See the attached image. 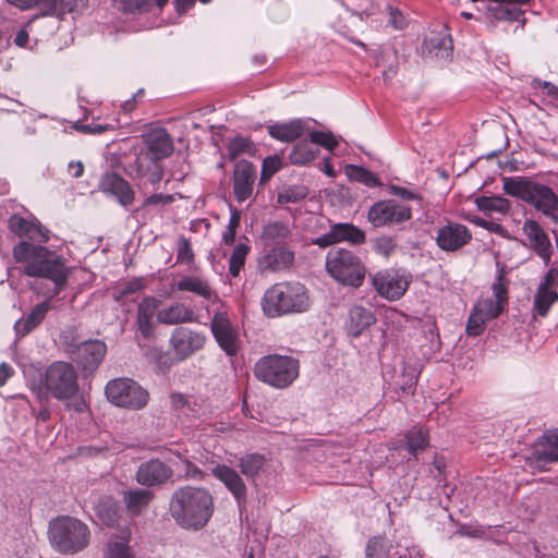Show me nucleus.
I'll list each match as a JSON object with an SVG mask.
<instances>
[{"label": "nucleus", "mask_w": 558, "mask_h": 558, "mask_svg": "<svg viewBox=\"0 0 558 558\" xmlns=\"http://www.w3.org/2000/svg\"><path fill=\"white\" fill-rule=\"evenodd\" d=\"M211 474L225 485L234 497L239 508L242 509L247 501V487L241 475L234 469L226 464H217L211 469Z\"/></svg>", "instance_id": "18"}, {"label": "nucleus", "mask_w": 558, "mask_h": 558, "mask_svg": "<svg viewBox=\"0 0 558 558\" xmlns=\"http://www.w3.org/2000/svg\"><path fill=\"white\" fill-rule=\"evenodd\" d=\"M291 231L287 223L275 221L269 222L264 227L260 241L264 246H279L284 245V241L290 235Z\"/></svg>", "instance_id": "33"}, {"label": "nucleus", "mask_w": 558, "mask_h": 558, "mask_svg": "<svg viewBox=\"0 0 558 558\" xmlns=\"http://www.w3.org/2000/svg\"><path fill=\"white\" fill-rule=\"evenodd\" d=\"M253 372L259 381L276 389H284L299 377L300 362L290 355L268 354L255 363Z\"/></svg>", "instance_id": "7"}, {"label": "nucleus", "mask_w": 558, "mask_h": 558, "mask_svg": "<svg viewBox=\"0 0 558 558\" xmlns=\"http://www.w3.org/2000/svg\"><path fill=\"white\" fill-rule=\"evenodd\" d=\"M307 130V121L303 119H292L288 122H276L267 125L268 134L277 141L291 143L303 136Z\"/></svg>", "instance_id": "28"}, {"label": "nucleus", "mask_w": 558, "mask_h": 558, "mask_svg": "<svg viewBox=\"0 0 558 558\" xmlns=\"http://www.w3.org/2000/svg\"><path fill=\"white\" fill-rule=\"evenodd\" d=\"M71 359L77 363L84 372H95L104 361L107 345L98 339L86 340L73 344L69 349Z\"/></svg>", "instance_id": "13"}, {"label": "nucleus", "mask_w": 558, "mask_h": 558, "mask_svg": "<svg viewBox=\"0 0 558 558\" xmlns=\"http://www.w3.org/2000/svg\"><path fill=\"white\" fill-rule=\"evenodd\" d=\"M138 185L145 187L147 184L158 189L163 178V168L160 161L153 160L146 155H138L133 166Z\"/></svg>", "instance_id": "25"}, {"label": "nucleus", "mask_w": 558, "mask_h": 558, "mask_svg": "<svg viewBox=\"0 0 558 558\" xmlns=\"http://www.w3.org/2000/svg\"><path fill=\"white\" fill-rule=\"evenodd\" d=\"M256 170L253 163L247 160H240L233 170V194L239 203L248 199L254 190Z\"/></svg>", "instance_id": "21"}, {"label": "nucleus", "mask_w": 558, "mask_h": 558, "mask_svg": "<svg viewBox=\"0 0 558 558\" xmlns=\"http://www.w3.org/2000/svg\"><path fill=\"white\" fill-rule=\"evenodd\" d=\"M174 201L173 195L156 193L146 197L143 202V207L160 206L171 204Z\"/></svg>", "instance_id": "56"}, {"label": "nucleus", "mask_w": 558, "mask_h": 558, "mask_svg": "<svg viewBox=\"0 0 558 558\" xmlns=\"http://www.w3.org/2000/svg\"><path fill=\"white\" fill-rule=\"evenodd\" d=\"M532 458L545 463L558 461V429H548L537 438L533 446Z\"/></svg>", "instance_id": "27"}, {"label": "nucleus", "mask_w": 558, "mask_h": 558, "mask_svg": "<svg viewBox=\"0 0 558 558\" xmlns=\"http://www.w3.org/2000/svg\"><path fill=\"white\" fill-rule=\"evenodd\" d=\"M558 284V267H550L543 277L538 288L549 289Z\"/></svg>", "instance_id": "59"}, {"label": "nucleus", "mask_w": 558, "mask_h": 558, "mask_svg": "<svg viewBox=\"0 0 558 558\" xmlns=\"http://www.w3.org/2000/svg\"><path fill=\"white\" fill-rule=\"evenodd\" d=\"M96 517L107 526H112L118 520V505L110 497L99 499L95 506Z\"/></svg>", "instance_id": "39"}, {"label": "nucleus", "mask_w": 558, "mask_h": 558, "mask_svg": "<svg viewBox=\"0 0 558 558\" xmlns=\"http://www.w3.org/2000/svg\"><path fill=\"white\" fill-rule=\"evenodd\" d=\"M383 548L384 544L380 537L374 536L369 538L365 548L366 558H380L379 554Z\"/></svg>", "instance_id": "58"}, {"label": "nucleus", "mask_w": 558, "mask_h": 558, "mask_svg": "<svg viewBox=\"0 0 558 558\" xmlns=\"http://www.w3.org/2000/svg\"><path fill=\"white\" fill-rule=\"evenodd\" d=\"M13 373L14 372L12 367L8 363H0V386L5 385V383L13 375Z\"/></svg>", "instance_id": "62"}, {"label": "nucleus", "mask_w": 558, "mask_h": 558, "mask_svg": "<svg viewBox=\"0 0 558 558\" xmlns=\"http://www.w3.org/2000/svg\"><path fill=\"white\" fill-rule=\"evenodd\" d=\"M153 493L147 489H135L125 492L123 501L132 514H138L153 498Z\"/></svg>", "instance_id": "36"}, {"label": "nucleus", "mask_w": 558, "mask_h": 558, "mask_svg": "<svg viewBox=\"0 0 558 558\" xmlns=\"http://www.w3.org/2000/svg\"><path fill=\"white\" fill-rule=\"evenodd\" d=\"M206 337L203 332L187 327L175 328L170 337V344L179 360H185L203 349Z\"/></svg>", "instance_id": "15"}, {"label": "nucleus", "mask_w": 558, "mask_h": 558, "mask_svg": "<svg viewBox=\"0 0 558 558\" xmlns=\"http://www.w3.org/2000/svg\"><path fill=\"white\" fill-rule=\"evenodd\" d=\"M248 251H250V247L243 243H239L234 247V250L229 258V272L233 277H238L241 269L244 267Z\"/></svg>", "instance_id": "46"}, {"label": "nucleus", "mask_w": 558, "mask_h": 558, "mask_svg": "<svg viewBox=\"0 0 558 558\" xmlns=\"http://www.w3.org/2000/svg\"><path fill=\"white\" fill-rule=\"evenodd\" d=\"M171 404L174 409H183L187 405V399L182 393H172L171 397Z\"/></svg>", "instance_id": "64"}, {"label": "nucleus", "mask_w": 558, "mask_h": 558, "mask_svg": "<svg viewBox=\"0 0 558 558\" xmlns=\"http://www.w3.org/2000/svg\"><path fill=\"white\" fill-rule=\"evenodd\" d=\"M371 284L387 301H397L407 292L411 276L395 269H384L369 276Z\"/></svg>", "instance_id": "11"}, {"label": "nucleus", "mask_w": 558, "mask_h": 558, "mask_svg": "<svg viewBox=\"0 0 558 558\" xmlns=\"http://www.w3.org/2000/svg\"><path fill=\"white\" fill-rule=\"evenodd\" d=\"M51 546L62 555H74L84 550L90 542L87 524L72 517H61L49 525Z\"/></svg>", "instance_id": "6"}, {"label": "nucleus", "mask_w": 558, "mask_h": 558, "mask_svg": "<svg viewBox=\"0 0 558 558\" xmlns=\"http://www.w3.org/2000/svg\"><path fill=\"white\" fill-rule=\"evenodd\" d=\"M210 329L220 349L229 356L236 355L240 340L226 312L217 311L214 314Z\"/></svg>", "instance_id": "14"}, {"label": "nucleus", "mask_w": 558, "mask_h": 558, "mask_svg": "<svg viewBox=\"0 0 558 558\" xmlns=\"http://www.w3.org/2000/svg\"><path fill=\"white\" fill-rule=\"evenodd\" d=\"M397 247L396 240L390 235H380L373 240L374 251L385 257L390 256Z\"/></svg>", "instance_id": "50"}, {"label": "nucleus", "mask_w": 558, "mask_h": 558, "mask_svg": "<svg viewBox=\"0 0 558 558\" xmlns=\"http://www.w3.org/2000/svg\"><path fill=\"white\" fill-rule=\"evenodd\" d=\"M144 288L143 280L141 278H134L124 284H122L118 291L117 300H120L130 294H134Z\"/></svg>", "instance_id": "55"}, {"label": "nucleus", "mask_w": 558, "mask_h": 558, "mask_svg": "<svg viewBox=\"0 0 558 558\" xmlns=\"http://www.w3.org/2000/svg\"><path fill=\"white\" fill-rule=\"evenodd\" d=\"M506 306L507 305L494 298H486L480 300L473 308L476 310L484 318L490 320L498 317L505 311Z\"/></svg>", "instance_id": "45"}, {"label": "nucleus", "mask_w": 558, "mask_h": 558, "mask_svg": "<svg viewBox=\"0 0 558 558\" xmlns=\"http://www.w3.org/2000/svg\"><path fill=\"white\" fill-rule=\"evenodd\" d=\"M86 0H35L34 7L40 9L41 13L45 15L53 14L58 11V9L62 11H73L75 7L84 4Z\"/></svg>", "instance_id": "42"}, {"label": "nucleus", "mask_w": 558, "mask_h": 558, "mask_svg": "<svg viewBox=\"0 0 558 558\" xmlns=\"http://www.w3.org/2000/svg\"><path fill=\"white\" fill-rule=\"evenodd\" d=\"M310 140L312 144L323 146L330 150L333 149L335 146H337V141L335 140L332 134L325 133L322 131H311Z\"/></svg>", "instance_id": "54"}, {"label": "nucleus", "mask_w": 558, "mask_h": 558, "mask_svg": "<svg viewBox=\"0 0 558 558\" xmlns=\"http://www.w3.org/2000/svg\"><path fill=\"white\" fill-rule=\"evenodd\" d=\"M506 274L505 267L498 269L497 277L492 284V291L495 300L508 305L509 280L506 278Z\"/></svg>", "instance_id": "47"}, {"label": "nucleus", "mask_w": 558, "mask_h": 558, "mask_svg": "<svg viewBox=\"0 0 558 558\" xmlns=\"http://www.w3.org/2000/svg\"><path fill=\"white\" fill-rule=\"evenodd\" d=\"M129 543L128 531L111 535L104 549V558H135Z\"/></svg>", "instance_id": "31"}, {"label": "nucleus", "mask_w": 558, "mask_h": 558, "mask_svg": "<svg viewBox=\"0 0 558 558\" xmlns=\"http://www.w3.org/2000/svg\"><path fill=\"white\" fill-rule=\"evenodd\" d=\"M159 305L160 301L155 296H145L137 306V329L141 336L146 339L153 336V317Z\"/></svg>", "instance_id": "30"}, {"label": "nucleus", "mask_w": 558, "mask_h": 558, "mask_svg": "<svg viewBox=\"0 0 558 558\" xmlns=\"http://www.w3.org/2000/svg\"><path fill=\"white\" fill-rule=\"evenodd\" d=\"M294 263V253L286 245L264 246L258 258V268L263 272H277L289 269Z\"/></svg>", "instance_id": "19"}, {"label": "nucleus", "mask_w": 558, "mask_h": 558, "mask_svg": "<svg viewBox=\"0 0 558 558\" xmlns=\"http://www.w3.org/2000/svg\"><path fill=\"white\" fill-rule=\"evenodd\" d=\"M68 170L73 178H81L84 173V165L81 161H71Z\"/></svg>", "instance_id": "63"}, {"label": "nucleus", "mask_w": 558, "mask_h": 558, "mask_svg": "<svg viewBox=\"0 0 558 558\" xmlns=\"http://www.w3.org/2000/svg\"><path fill=\"white\" fill-rule=\"evenodd\" d=\"M472 239L466 226L458 222H448L436 231L435 241L444 252H457L465 246Z\"/></svg>", "instance_id": "16"}, {"label": "nucleus", "mask_w": 558, "mask_h": 558, "mask_svg": "<svg viewBox=\"0 0 558 558\" xmlns=\"http://www.w3.org/2000/svg\"><path fill=\"white\" fill-rule=\"evenodd\" d=\"M411 218V207L396 199L377 201L367 210V221L374 228H392Z\"/></svg>", "instance_id": "10"}, {"label": "nucleus", "mask_w": 558, "mask_h": 558, "mask_svg": "<svg viewBox=\"0 0 558 558\" xmlns=\"http://www.w3.org/2000/svg\"><path fill=\"white\" fill-rule=\"evenodd\" d=\"M319 150L307 141L299 142L290 151L289 160L293 165H306L314 160Z\"/></svg>", "instance_id": "40"}, {"label": "nucleus", "mask_w": 558, "mask_h": 558, "mask_svg": "<svg viewBox=\"0 0 558 558\" xmlns=\"http://www.w3.org/2000/svg\"><path fill=\"white\" fill-rule=\"evenodd\" d=\"M157 320L165 325H179L197 322L195 312L184 303H173L157 313Z\"/></svg>", "instance_id": "29"}, {"label": "nucleus", "mask_w": 558, "mask_h": 558, "mask_svg": "<svg viewBox=\"0 0 558 558\" xmlns=\"http://www.w3.org/2000/svg\"><path fill=\"white\" fill-rule=\"evenodd\" d=\"M13 258L24 265L23 272L26 276L51 281V288L41 292L48 299L57 296L65 289L69 271L64 259L46 246L21 241L13 247Z\"/></svg>", "instance_id": "1"}, {"label": "nucleus", "mask_w": 558, "mask_h": 558, "mask_svg": "<svg viewBox=\"0 0 558 558\" xmlns=\"http://www.w3.org/2000/svg\"><path fill=\"white\" fill-rule=\"evenodd\" d=\"M522 239L521 244L533 252L544 265L550 263L554 254V247L548 233L544 230L535 219H525L521 227Z\"/></svg>", "instance_id": "12"}, {"label": "nucleus", "mask_w": 558, "mask_h": 558, "mask_svg": "<svg viewBox=\"0 0 558 558\" xmlns=\"http://www.w3.org/2000/svg\"><path fill=\"white\" fill-rule=\"evenodd\" d=\"M185 463V476L190 478H202L203 472L195 464L191 463L189 460H184Z\"/></svg>", "instance_id": "61"}, {"label": "nucleus", "mask_w": 558, "mask_h": 558, "mask_svg": "<svg viewBox=\"0 0 558 558\" xmlns=\"http://www.w3.org/2000/svg\"><path fill=\"white\" fill-rule=\"evenodd\" d=\"M325 265L327 272L342 286L360 288L365 280L366 268L362 259L350 250H330Z\"/></svg>", "instance_id": "8"}, {"label": "nucleus", "mask_w": 558, "mask_h": 558, "mask_svg": "<svg viewBox=\"0 0 558 558\" xmlns=\"http://www.w3.org/2000/svg\"><path fill=\"white\" fill-rule=\"evenodd\" d=\"M146 150L138 155H146L153 160L161 161L173 151V142L165 129H155L145 135Z\"/></svg>", "instance_id": "23"}, {"label": "nucleus", "mask_w": 558, "mask_h": 558, "mask_svg": "<svg viewBox=\"0 0 558 558\" xmlns=\"http://www.w3.org/2000/svg\"><path fill=\"white\" fill-rule=\"evenodd\" d=\"M345 174L350 181L362 183L367 187L381 185L379 178L374 172L361 166L348 165L345 167Z\"/></svg>", "instance_id": "38"}, {"label": "nucleus", "mask_w": 558, "mask_h": 558, "mask_svg": "<svg viewBox=\"0 0 558 558\" xmlns=\"http://www.w3.org/2000/svg\"><path fill=\"white\" fill-rule=\"evenodd\" d=\"M172 476L173 471L171 466L159 459H150L143 462L136 471L137 483L146 487L163 485Z\"/></svg>", "instance_id": "20"}, {"label": "nucleus", "mask_w": 558, "mask_h": 558, "mask_svg": "<svg viewBox=\"0 0 558 558\" xmlns=\"http://www.w3.org/2000/svg\"><path fill=\"white\" fill-rule=\"evenodd\" d=\"M375 323L376 317L371 308L352 305L348 311L344 328L349 336L357 338Z\"/></svg>", "instance_id": "26"}, {"label": "nucleus", "mask_w": 558, "mask_h": 558, "mask_svg": "<svg viewBox=\"0 0 558 558\" xmlns=\"http://www.w3.org/2000/svg\"><path fill=\"white\" fill-rule=\"evenodd\" d=\"M502 190L531 205L548 219L558 211V195L544 183L524 177L504 178Z\"/></svg>", "instance_id": "5"}, {"label": "nucleus", "mask_w": 558, "mask_h": 558, "mask_svg": "<svg viewBox=\"0 0 558 558\" xmlns=\"http://www.w3.org/2000/svg\"><path fill=\"white\" fill-rule=\"evenodd\" d=\"M477 208L485 214H507L510 208V202L502 196H480L475 199Z\"/></svg>", "instance_id": "37"}, {"label": "nucleus", "mask_w": 558, "mask_h": 558, "mask_svg": "<svg viewBox=\"0 0 558 558\" xmlns=\"http://www.w3.org/2000/svg\"><path fill=\"white\" fill-rule=\"evenodd\" d=\"M558 300V293L545 288H537L534 307L539 316H546L550 306Z\"/></svg>", "instance_id": "44"}, {"label": "nucleus", "mask_w": 558, "mask_h": 558, "mask_svg": "<svg viewBox=\"0 0 558 558\" xmlns=\"http://www.w3.org/2000/svg\"><path fill=\"white\" fill-rule=\"evenodd\" d=\"M32 389L40 401L50 398L58 401L71 400L80 390L77 371L70 362H52L39 373Z\"/></svg>", "instance_id": "3"}, {"label": "nucleus", "mask_w": 558, "mask_h": 558, "mask_svg": "<svg viewBox=\"0 0 558 558\" xmlns=\"http://www.w3.org/2000/svg\"><path fill=\"white\" fill-rule=\"evenodd\" d=\"M99 186L105 194L113 196L121 206L126 207L134 202L135 194L130 183L114 172L104 174Z\"/></svg>", "instance_id": "24"}, {"label": "nucleus", "mask_w": 558, "mask_h": 558, "mask_svg": "<svg viewBox=\"0 0 558 558\" xmlns=\"http://www.w3.org/2000/svg\"><path fill=\"white\" fill-rule=\"evenodd\" d=\"M105 393L112 404L129 410L143 409L149 399L148 392L138 383L126 377L109 380Z\"/></svg>", "instance_id": "9"}, {"label": "nucleus", "mask_w": 558, "mask_h": 558, "mask_svg": "<svg viewBox=\"0 0 558 558\" xmlns=\"http://www.w3.org/2000/svg\"><path fill=\"white\" fill-rule=\"evenodd\" d=\"M487 322L488 320L486 318L473 308L466 324L468 336L476 337L483 333Z\"/></svg>", "instance_id": "52"}, {"label": "nucleus", "mask_w": 558, "mask_h": 558, "mask_svg": "<svg viewBox=\"0 0 558 558\" xmlns=\"http://www.w3.org/2000/svg\"><path fill=\"white\" fill-rule=\"evenodd\" d=\"M391 193L403 199H420V196L416 193L402 186L392 185Z\"/></svg>", "instance_id": "60"}, {"label": "nucleus", "mask_w": 558, "mask_h": 558, "mask_svg": "<svg viewBox=\"0 0 558 558\" xmlns=\"http://www.w3.org/2000/svg\"><path fill=\"white\" fill-rule=\"evenodd\" d=\"M49 310L50 304L48 300L35 305L25 319H20L15 323L16 332L22 336L27 335L44 320Z\"/></svg>", "instance_id": "34"}, {"label": "nucleus", "mask_w": 558, "mask_h": 558, "mask_svg": "<svg viewBox=\"0 0 558 558\" xmlns=\"http://www.w3.org/2000/svg\"><path fill=\"white\" fill-rule=\"evenodd\" d=\"M307 195V190L304 185H292L283 189L278 193V203L283 204H294L305 198Z\"/></svg>", "instance_id": "48"}, {"label": "nucleus", "mask_w": 558, "mask_h": 558, "mask_svg": "<svg viewBox=\"0 0 558 558\" xmlns=\"http://www.w3.org/2000/svg\"><path fill=\"white\" fill-rule=\"evenodd\" d=\"M366 240L365 232L352 223H335L330 230L320 236L312 239V244L327 247L335 243L348 241L352 244H362Z\"/></svg>", "instance_id": "17"}, {"label": "nucleus", "mask_w": 558, "mask_h": 558, "mask_svg": "<svg viewBox=\"0 0 558 558\" xmlns=\"http://www.w3.org/2000/svg\"><path fill=\"white\" fill-rule=\"evenodd\" d=\"M230 159H235L239 155L251 149V141L242 135H236L229 141L227 145Z\"/></svg>", "instance_id": "51"}, {"label": "nucleus", "mask_w": 558, "mask_h": 558, "mask_svg": "<svg viewBox=\"0 0 558 558\" xmlns=\"http://www.w3.org/2000/svg\"><path fill=\"white\" fill-rule=\"evenodd\" d=\"M310 295L304 284L296 281L278 282L268 288L262 298V308L269 318L306 312Z\"/></svg>", "instance_id": "4"}, {"label": "nucleus", "mask_w": 558, "mask_h": 558, "mask_svg": "<svg viewBox=\"0 0 558 558\" xmlns=\"http://www.w3.org/2000/svg\"><path fill=\"white\" fill-rule=\"evenodd\" d=\"M169 510L180 527L199 531L207 525L215 512V499L205 487L184 485L172 493Z\"/></svg>", "instance_id": "2"}, {"label": "nucleus", "mask_w": 558, "mask_h": 558, "mask_svg": "<svg viewBox=\"0 0 558 558\" xmlns=\"http://www.w3.org/2000/svg\"><path fill=\"white\" fill-rule=\"evenodd\" d=\"M407 448L409 452L416 456L423 451L428 445L427 434L422 427L413 426L405 435Z\"/></svg>", "instance_id": "43"}, {"label": "nucleus", "mask_w": 558, "mask_h": 558, "mask_svg": "<svg viewBox=\"0 0 558 558\" xmlns=\"http://www.w3.org/2000/svg\"><path fill=\"white\" fill-rule=\"evenodd\" d=\"M265 457L260 453H246L238 459V468L248 481H255L265 465Z\"/></svg>", "instance_id": "35"}, {"label": "nucleus", "mask_w": 558, "mask_h": 558, "mask_svg": "<svg viewBox=\"0 0 558 558\" xmlns=\"http://www.w3.org/2000/svg\"><path fill=\"white\" fill-rule=\"evenodd\" d=\"M8 225L14 234L27 238L32 242L46 243L50 239V231L37 219L27 220L19 215H12Z\"/></svg>", "instance_id": "22"}, {"label": "nucleus", "mask_w": 558, "mask_h": 558, "mask_svg": "<svg viewBox=\"0 0 558 558\" xmlns=\"http://www.w3.org/2000/svg\"><path fill=\"white\" fill-rule=\"evenodd\" d=\"M281 168V159L278 156L266 157L262 165L260 181L269 180Z\"/></svg>", "instance_id": "53"}, {"label": "nucleus", "mask_w": 558, "mask_h": 558, "mask_svg": "<svg viewBox=\"0 0 558 558\" xmlns=\"http://www.w3.org/2000/svg\"><path fill=\"white\" fill-rule=\"evenodd\" d=\"M178 260L190 263L194 258V254L190 244V241L185 238H181L177 254Z\"/></svg>", "instance_id": "57"}, {"label": "nucleus", "mask_w": 558, "mask_h": 558, "mask_svg": "<svg viewBox=\"0 0 558 558\" xmlns=\"http://www.w3.org/2000/svg\"><path fill=\"white\" fill-rule=\"evenodd\" d=\"M154 0H116L119 10L125 13H141L149 10Z\"/></svg>", "instance_id": "49"}, {"label": "nucleus", "mask_w": 558, "mask_h": 558, "mask_svg": "<svg viewBox=\"0 0 558 558\" xmlns=\"http://www.w3.org/2000/svg\"><path fill=\"white\" fill-rule=\"evenodd\" d=\"M177 289L182 292H192L205 300H210L213 296L218 300L208 282L196 276H183L177 282Z\"/></svg>", "instance_id": "32"}, {"label": "nucleus", "mask_w": 558, "mask_h": 558, "mask_svg": "<svg viewBox=\"0 0 558 558\" xmlns=\"http://www.w3.org/2000/svg\"><path fill=\"white\" fill-rule=\"evenodd\" d=\"M430 53L440 59H448L452 53V39L450 35H437L425 40Z\"/></svg>", "instance_id": "41"}]
</instances>
